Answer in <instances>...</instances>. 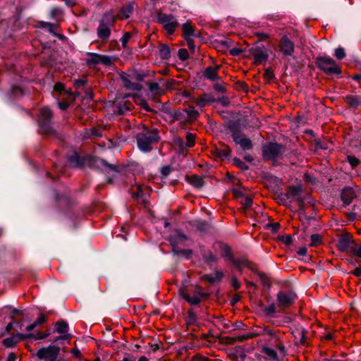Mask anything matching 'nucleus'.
I'll use <instances>...</instances> for the list:
<instances>
[{"instance_id": "5", "label": "nucleus", "mask_w": 361, "mask_h": 361, "mask_svg": "<svg viewBox=\"0 0 361 361\" xmlns=\"http://www.w3.org/2000/svg\"><path fill=\"white\" fill-rule=\"evenodd\" d=\"M317 65L324 73L327 75H340L341 67L336 64L335 61L329 56L318 57Z\"/></svg>"}, {"instance_id": "37", "label": "nucleus", "mask_w": 361, "mask_h": 361, "mask_svg": "<svg viewBox=\"0 0 361 361\" xmlns=\"http://www.w3.org/2000/svg\"><path fill=\"white\" fill-rule=\"evenodd\" d=\"M133 34L130 32H126L121 39L123 48H126L128 41L131 39Z\"/></svg>"}, {"instance_id": "17", "label": "nucleus", "mask_w": 361, "mask_h": 361, "mask_svg": "<svg viewBox=\"0 0 361 361\" xmlns=\"http://www.w3.org/2000/svg\"><path fill=\"white\" fill-rule=\"evenodd\" d=\"M90 159L91 157L89 156L80 157L78 153H75L68 158V161L73 167H78L85 166L86 162L90 160Z\"/></svg>"}, {"instance_id": "14", "label": "nucleus", "mask_w": 361, "mask_h": 361, "mask_svg": "<svg viewBox=\"0 0 361 361\" xmlns=\"http://www.w3.org/2000/svg\"><path fill=\"white\" fill-rule=\"evenodd\" d=\"M353 242V240L352 235L348 233L342 234L338 238L337 247L340 251H346Z\"/></svg>"}, {"instance_id": "53", "label": "nucleus", "mask_w": 361, "mask_h": 361, "mask_svg": "<svg viewBox=\"0 0 361 361\" xmlns=\"http://www.w3.org/2000/svg\"><path fill=\"white\" fill-rule=\"evenodd\" d=\"M256 36L260 39V40H265L269 37V35L268 34L264 33V32H257Z\"/></svg>"}, {"instance_id": "22", "label": "nucleus", "mask_w": 361, "mask_h": 361, "mask_svg": "<svg viewBox=\"0 0 361 361\" xmlns=\"http://www.w3.org/2000/svg\"><path fill=\"white\" fill-rule=\"evenodd\" d=\"M355 197L354 190L350 188H344L341 192V200L345 205H349Z\"/></svg>"}, {"instance_id": "32", "label": "nucleus", "mask_w": 361, "mask_h": 361, "mask_svg": "<svg viewBox=\"0 0 361 361\" xmlns=\"http://www.w3.org/2000/svg\"><path fill=\"white\" fill-rule=\"evenodd\" d=\"M56 326V331L59 334H66L68 330V325L64 321L58 322Z\"/></svg>"}, {"instance_id": "19", "label": "nucleus", "mask_w": 361, "mask_h": 361, "mask_svg": "<svg viewBox=\"0 0 361 361\" xmlns=\"http://www.w3.org/2000/svg\"><path fill=\"white\" fill-rule=\"evenodd\" d=\"M233 140L235 142L240 145L244 150H248L252 147V141L245 135H235Z\"/></svg>"}, {"instance_id": "9", "label": "nucleus", "mask_w": 361, "mask_h": 361, "mask_svg": "<svg viewBox=\"0 0 361 361\" xmlns=\"http://www.w3.org/2000/svg\"><path fill=\"white\" fill-rule=\"evenodd\" d=\"M52 118L51 111L48 107H43L39 116V123L41 130L45 133H49L51 132V127L49 123Z\"/></svg>"}, {"instance_id": "31", "label": "nucleus", "mask_w": 361, "mask_h": 361, "mask_svg": "<svg viewBox=\"0 0 361 361\" xmlns=\"http://www.w3.org/2000/svg\"><path fill=\"white\" fill-rule=\"evenodd\" d=\"M252 198L250 195H245L240 200V203L243 205L245 209H249L252 205Z\"/></svg>"}, {"instance_id": "21", "label": "nucleus", "mask_w": 361, "mask_h": 361, "mask_svg": "<svg viewBox=\"0 0 361 361\" xmlns=\"http://www.w3.org/2000/svg\"><path fill=\"white\" fill-rule=\"evenodd\" d=\"M301 193V188L298 186H290L287 188L286 196L290 201L298 200Z\"/></svg>"}, {"instance_id": "56", "label": "nucleus", "mask_w": 361, "mask_h": 361, "mask_svg": "<svg viewBox=\"0 0 361 361\" xmlns=\"http://www.w3.org/2000/svg\"><path fill=\"white\" fill-rule=\"evenodd\" d=\"M276 347L280 350V352L285 355L286 354V348L285 346L281 343H278Z\"/></svg>"}, {"instance_id": "50", "label": "nucleus", "mask_w": 361, "mask_h": 361, "mask_svg": "<svg viewBox=\"0 0 361 361\" xmlns=\"http://www.w3.org/2000/svg\"><path fill=\"white\" fill-rule=\"evenodd\" d=\"M54 90L56 92H61L64 90V85L61 82H57L54 85Z\"/></svg>"}, {"instance_id": "11", "label": "nucleus", "mask_w": 361, "mask_h": 361, "mask_svg": "<svg viewBox=\"0 0 361 361\" xmlns=\"http://www.w3.org/2000/svg\"><path fill=\"white\" fill-rule=\"evenodd\" d=\"M279 49L284 55L291 56L294 52L295 46L287 36H283L280 39Z\"/></svg>"}, {"instance_id": "46", "label": "nucleus", "mask_w": 361, "mask_h": 361, "mask_svg": "<svg viewBox=\"0 0 361 361\" xmlns=\"http://www.w3.org/2000/svg\"><path fill=\"white\" fill-rule=\"evenodd\" d=\"M347 159L348 162L353 167L357 166L360 163L359 159L355 157L348 156Z\"/></svg>"}, {"instance_id": "48", "label": "nucleus", "mask_w": 361, "mask_h": 361, "mask_svg": "<svg viewBox=\"0 0 361 361\" xmlns=\"http://www.w3.org/2000/svg\"><path fill=\"white\" fill-rule=\"evenodd\" d=\"M46 320H47L46 316L43 314H41L39 315V317H37V319H36L35 323L36 324V325H39V324H42L44 322H45Z\"/></svg>"}, {"instance_id": "36", "label": "nucleus", "mask_w": 361, "mask_h": 361, "mask_svg": "<svg viewBox=\"0 0 361 361\" xmlns=\"http://www.w3.org/2000/svg\"><path fill=\"white\" fill-rule=\"evenodd\" d=\"M322 243V237L319 234H313L311 235V246H317Z\"/></svg>"}, {"instance_id": "52", "label": "nucleus", "mask_w": 361, "mask_h": 361, "mask_svg": "<svg viewBox=\"0 0 361 361\" xmlns=\"http://www.w3.org/2000/svg\"><path fill=\"white\" fill-rule=\"evenodd\" d=\"M185 40L187 41V44H188V48L191 51H194L195 49V45L194 41L191 38H189Z\"/></svg>"}, {"instance_id": "4", "label": "nucleus", "mask_w": 361, "mask_h": 361, "mask_svg": "<svg viewBox=\"0 0 361 361\" xmlns=\"http://www.w3.org/2000/svg\"><path fill=\"white\" fill-rule=\"evenodd\" d=\"M286 151V148L284 145L276 142H269L262 147L263 157L273 161L281 159Z\"/></svg>"}, {"instance_id": "39", "label": "nucleus", "mask_w": 361, "mask_h": 361, "mask_svg": "<svg viewBox=\"0 0 361 361\" xmlns=\"http://www.w3.org/2000/svg\"><path fill=\"white\" fill-rule=\"evenodd\" d=\"M259 336H262V333H255V331H251L245 334V335L242 336L240 338V341L247 340V339H251L253 338H255Z\"/></svg>"}, {"instance_id": "57", "label": "nucleus", "mask_w": 361, "mask_h": 361, "mask_svg": "<svg viewBox=\"0 0 361 361\" xmlns=\"http://www.w3.org/2000/svg\"><path fill=\"white\" fill-rule=\"evenodd\" d=\"M16 354L14 353H11L8 355L6 361H16Z\"/></svg>"}, {"instance_id": "10", "label": "nucleus", "mask_w": 361, "mask_h": 361, "mask_svg": "<svg viewBox=\"0 0 361 361\" xmlns=\"http://www.w3.org/2000/svg\"><path fill=\"white\" fill-rule=\"evenodd\" d=\"M60 351V348L56 345H49L47 348H40L36 355L40 360H45L46 361L54 356H58Z\"/></svg>"}, {"instance_id": "30", "label": "nucleus", "mask_w": 361, "mask_h": 361, "mask_svg": "<svg viewBox=\"0 0 361 361\" xmlns=\"http://www.w3.org/2000/svg\"><path fill=\"white\" fill-rule=\"evenodd\" d=\"M159 56L162 59H168L171 56V51L169 46L161 44L159 48Z\"/></svg>"}, {"instance_id": "26", "label": "nucleus", "mask_w": 361, "mask_h": 361, "mask_svg": "<svg viewBox=\"0 0 361 361\" xmlns=\"http://www.w3.org/2000/svg\"><path fill=\"white\" fill-rule=\"evenodd\" d=\"M218 71L219 66L207 67L204 72V76L211 80H215L217 78Z\"/></svg>"}, {"instance_id": "27", "label": "nucleus", "mask_w": 361, "mask_h": 361, "mask_svg": "<svg viewBox=\"0 0 361 361\" xmlns=\"http://www.w3.org/2000/svg\"><path fill=\"white\" fill-rule=\"evenodd\" d=\"M345 102L352 108H357L361 102V99L358 96L348 95L345 97Z\"/></svg>"}, {"instance_id": "29", "label": "nucleus", "mask_w": 361, "mask_h": 361, "mask_svg": "<svg viewBox=\"0 0 361 361\" xmlns=\"http://www.w3.org/2000/svg\"><path fill=\"white\" fill-rule=\"evenodd\" d=\"M262 352L267 356V358L272 360H278L276 352L269 347H263Z\"/></svg>"}, {"instance_id": "18", "label": "nucleus", "mask_w": 361, "mask_h": 361, "mask_svg": "<svg viewBox=\"0 0 361 361\" xmlns=\"http://www.w3.org/2000/svg\"><path fill=\"white\" fill-rule=\"evenodd\" d=\"M134 10V4L133 3H128L122 6L120 11L116 16V19H127L133 13Z\"/></svg>"}, {"instance_id": "33", "label": "nucleus", "mask_w": 361, "mask_h": 361, "mask_svg": "<svg viewBox=\"0 0 361 361\" xmlns=\"http://www.w3.org/2000/svg\"><path fill=\"white\" fill-rule=\"evenodd\" d=\"M224 256L227 257L234 264L239 265V262L233 258L231 248L227 245L223 247Z\"/></svg>"}, {"instance_id": "44", "label": "nucleus", "mask_w": 361, "mask_h": 361, "mask_svg": "<svg viewBox=\"0 0 361 361\" xmlns=\"http://www.w3.org/2000/svg\"><path fill=\"white\" fill-rule=\"evenodd\" d=\"M125 87L130 90H137L139 85L137 83H133L128 80H124Z\"/></svg>"}, {"instance_id": "6", "label": "nucleus", "mask_w": 361, "mask_h": 361, "mask_svg": "<svg viewBox=\"0 0 361 361\" xmlns=\"http://www.w3.org/2000/svg\"><path fill=\"white\" fill-rule=\"evenodd\" d=\"M157 20L163 25L165 30L169 35L173 34L178 26L177 20L171 14L160 13L158 14Z\"/></svg>"}, {"instance_id": "45", "label": "nucleus", "mask_w": 361, "mask_h": 361, "mask_svg": "<svg viewBox=\"0 0 361 361\" xmlns=\"http://www.w3.org/2000/svg\"><path fill=\"white\" fill-rule=\"evenodd\" d=\"M231 284L235 290H238L241 287L240 282L234 276L231 279Z\"/></svg>"}, {"instance_id": "34", "label": "nucleus", "mask_w": 361, "mask_h": 361, "mask_svg": "<svg viewBox=\"0 0 361 361\" xmlns=\"http://www.w3.org/2000/svg\"><path fill=\"white\" fill-rule=\"evenodd\" d=\"M243 190L244 188H242L241 187H235L233 188L232 193L235 198L241 199L245 196Z\"/></svg>"}, {"instance_id": "55", "label": "nucleus", "mask_w": 361, "mask_h": 361, "mask_svg": "<svg viewBox=\"0 0 361 361\" xmlns=\"http://www.w3.org/2000/svg\"><path fill=\"white\" fill-rule=\"evenodd\" d=\"M71 353L76 357H80L81 356V353L79 349L78 348H73L72 350H71Z\"/></svg>"}, {"instance_id": "54", "label": "nucleus", "mask_w": 361, "mask_h": 361, "mask_svg": "<svg viewBox=\"0 0 361 361\" xmlns=\"http://www.w3.org/2000/svg\"><path fill=\"white\" fill-rule=\"evenodd\" d=\"M85 85V81L83 80H77L75 81L74 85L75 87L79 88L81 86H84Z\"/></svg>"}, {"instance_id": "13", "label": "nucleus", "mask_w": 361, "mask_h": 361, "mask_svg": "<svg viewBox=\"0 0 361 361\" xmlns=\"http://www.w3.org/2000/svg\"><path fill=\"white\" fill-rule=\"evenodd\" d=\"M187 238L185 235L183 234H179L178 236L171 241V245L173 247V251L174 252H176L178 254H181L185 255L187 258H189L191 257L192 251L191 250H178L177 248V245L179 243H182L185 240H186Z\"/></svg>"}, {"instance_id": "3", "label": "nucleus", "mask_w": 361, "mask_h": 361, "mask_svg": "<svg viewBox=\"0 0 361 361\" xmlns=\"http://www.w3.org/2000/svg\"><path fill=\"white\" fill-rule=\"evenodd\" d=\"M159 136L156 132L145 129L137 135L138 148L145 152L152 150V144L158 142Z\"/></svg>"}, {"instance_id": "63", "label": "nucleus", "mask_w": 361, "mask_h": 361, "mask_svg": "<svg viewBox=\"0 0 361 361\" xmlns=\"http://www.w3.org/2000/svg\"><path fill=\"white\" fill-rule=\"evenodd\" d=\"M353 79L356 81H361V74H357L353 76Z\"/></svg>"}, {"instance_id": "43", "label": "nucleus", "mask_w": 361, "mask_h": 361, "mask_svg": "<svg viewBox=\"0 0 361 361\" xmlns=\"http://www.w3.org/2000/svg\"><path fill=\"white\" fill-rule=\"evenodd\" d=\"M149 89L151 92L154 93H160L161 91L159 84L156 82L149 83Z\"/></svg>"}, {"instance_id": "7", "label": "nucleus", "mask_w": 361, "mask_h": 361, "mask_svg": "<svg viewBox=\"0 0 361 361\" xmlns=\"http://www.w3.org/2000/svg\"><path fill=\"white\" fill-rule=\"evenodd\" d=\"M296 299L295 294L290 290H282L276 295L277 306L281 310H285L290 307Z\"/></svg>"}, {"instance_id": "62", "label": "nucleus", "mask_w": 361, "mask_h": 361, "mask_svg": "<svg viewBox=\"0 0 361 361\" xmlns=\"http://www.w3.org/2000/svg\"><path fill=\"white\" fill-rule=\"evenodd\" d=\"M36 324L34 322L33 324H31L26 327V331H31L36 327Z\"/></svg>"}, {"instance_id": "16", "label": "nucleus", "mask_w": 361, "mask_h": 361, "mask_svg": "<svg viewBox=\"0 0 361 361\" xmlns=\"http://www.w3.org/2000/svg\"><path fill=\"white\" fill-rule=\"evenodd\" d=\"M252 55L254 57L255 63L257 65L265 62L268 59V54L265 49L262 48H255L252 50Z\"/></svg>"}, {"instance_id": "47", "label": "nucleus", "mask_w": 361, "mask_h": 361, "mask_svg": "<svg viewBox=\"0 0 361 361\" xmlns=\"http://www.w3.org/2000/svg\"><path fill=\"white\" fill-rule=\"evenodd\" d=\"M264 335H268L271 337H274L276 336V331H274L272 329L264 327V328H263V333H262V336H264Z\"/></svg>"}, {"instance_id": "12", "label": "nucleus", "mask_w": 361, "mask_h": 361, "mask_svg": "<svg viewBox=\"0 0 361 361\" xmlns=\"http://www.w3.org/2000/svg\"><path fill=\"white\" fill-rule=\"evenodd\" d=\"M32 334H17L3 341V344L6 348L15 347L20 341H23L27 338H32Z\"/></svg>"}, {"instance_id": "60", "label": "nucleus", "mask_w": 361, "mask_h": 361, "mask_svg": "<svg viewBox=\"0 0 361 361\" xmlns=\"http://www.w3.org/2000/svg\"><path fill=\"white\" fill-rule=\"evenodd\" d=\"M59 106L61 109L65 110L68 106V104L66 102H59Z\"/></svg>"}, {"instance_id": "40", "label": "nucleus", "mask_w": 361, "mask_h": 361, "mask_svg": "<svg viewBox=\"0 0 361 361\" xmlns=\"http://www.w3.org/2000/svg\"><path fill=\"white\" fill-rule=\"evenodd\" d=\"M334 56L339 60H341L345 57V53L343 48L339 47L335 50Z\"/></svg>"}, {"instance_id": "38", "label": "nucleus", "mask_w": 361, "mask_h": 361, "mask_svg": "<svg viewBox=\"0 0 361 361\" xmlns=\"http://www.w3.org/2000/svg\"><path fill=\"white\" fill-rule=\"evenodd\" d=\"M186 112L190 118L196 119L199 116V112L192 106H189Z\"/></svg>"}, {"instance_id": "58", "label": "nucleus", "mask_w": 361, "mask_h": 361, "mask_svg": "<svg viewBox=\"0 0 361 361\" xmlns=\"http://www.w3.org/2000/svg\"><path fill=\"white\" fill-rule=\"evenodd\" d=\"M141 106L142 107L146 110L147 111H151V109L149 108V106H148L147 104V102L146 101H142L141 102Z\"/></svg>"}, {"instance_id": "25", "label": "nucleus", "mask_w": 361, "mask_h": 361, "mask_svg": "<svg viewBox=\"0 0 361 361\" xmlns=\"http://www.w3.org/2000/svg\"><path fill=\"white\" fill-rule=\"evenodd\" d=\"M183 29V36L185 39H188L191 38L195 35V29L192 26L191 23L187 22L184 23L182 26Z\"/></svg>"}, {"instance_id": "41", "label": "nucleus", "mask_w": 361, "mask_h": 361, "mask_svg": "<svg viewBox=\"0 0 361 361\" xmlns=\"http://www.w3.org/2000/svg\"><path fill=\"white\" fill-rule=\"evenodd\" d=\"M264 312L267 315H271L276 312V307L274 304H271L264 310Z\"/></svg>"}, {"instance_id": "35", "label": "nucleus", "mask_w": 361, "mask_h": 361, "mask_svg": "<svg viewBox=\"0 0 361 361\" xmlns=\"http://www.w3.org/2000/svg\"><path fill=\"white\" fill-rule=\"evenodd\" d=\"M186 145L188 147H192L195 143V135L191 133H188L186 135Z\"/></svg>"}, {"instance_id": "28", "label": "nucleus", "mask_w": 361, "mask_h": 361, "mask_svg": "<svg viewBox=\"0 0 361 361\" xmlns=\"http://www.w3.org/2000/svg\"><path fill=\"white\" fill-rule=\"evenodd\" d=\"M202 257L204 258V262L208 264H211L214 262H217V257L213 254L211 251H205L202 253Z\"/></svg>"}, {"instance_id": "8", "label": "nucleus", "mask_w": 361, "mask_h": 361, "mask_svg": "<svg viewBox=\"0 0 361 361\" xmlns=\"http://www.w3.org/2000/svg\"><path fill=\"white\" fill-rule=\"evenodd\" d=\"M87 55L90 57L86 59V64L90 68H94L97 64H103L106 66H110L113 64L111 56L95 53H87Z\"/></svg>"}, {"instance_id": "2", "label": "nucleus", "mask_w": 361, "mask_h": 361, "mask_svg": "<svg viewBox=\"0 0 361 361\" xmlns=\"http://www.w3.org/2000/svg\"><path fill=\"white\" fill-rule=\"evenodd\" d=\"M116 21V16L113 11L105 13L99 23V26L97 29V34L102 41H107L109 38L112 27Z\"/></svg>"}, {"instance_id": "61", "label": "nucleus", "mask_w": 361, "mask_h": 361, "mask_svg": "<svg viewBox=\"0 0 361 361\" xmlns=\"http://www.w3.org/2000/svg\"><path fill=\"white\" fill-rule=\"evenodd\" d=\"M298 253L300 255H305L307 253V249L305 247H301L298 250Z\"/></svg>"}, {"instance_id": "23", "label": "nucleus", "mask_w": 361, "mask_h": 361, "mask_svg": "<svg viewBox=\"0 0 361 361\" xmlns=\"http://www.w3.org/2000/svg\"><path fill=\"white\" fill-rule=\"evenodd\" d=\"M185 180L188 183H190V185H193L194 187H195L197 188H200L204 185L203 178L201 176L196 175V174L186 176Z\"/></svg>"}, {"instance_id": "20", "label": "nucleus", "mask_w": 361, "mask_h": 361, "mask_svg": "<svg viewBox=\"0 0 361 361\" xmlns=\"http://www.w3.org/2000/svg\"><path fill=\"white\" fill-rule=\"evenodd\" d=\"M224 274L223 271L220 270H215L214 274H204L202 276V279L208 281L210 283H215L219 282L224 278Z\"/></svg>"}, {"instance_id": "1", "label": "nucleus", "mask_w": 361, "mask_h": 361, "mask_svg": "<svg viewBox=\"0 0 361 361\" xmlns=\"http://www.w3.org/2000/svg\"><path fill=\"white\" fill-rule=\"evenodd\" d=\"M179 293L190 305H199L209 296V294L204 291V289L200 286H192L190 288L181 287L179 289Z\"/></svg>"}, {"instance_id": "24", "label": "nucleus", "mask_w": 361, "mask_h": 361, "mask_svg": "<svg viewBox=\"0 0 361 361\" xmlns=\"http://www.w3.org/2000/svg\"><path fill=\"white\" fill-rule=\"evenodd\" d=\"M133 108V104L129 101H121L117 104V112L118 114H124L126 112L130 111Z\"/></svg>"}, {"instance_id": "59", "label": "nucleus", "mask_w": 361, "mask_h": 361, "mask_svg": "<svg viewBox=\"0 0 361 361\" xmlns=\"http://www.w3.org/2000/svg\"><path fill=\"white\" fill-rule=\"evenodd\" d=\"M353 275H355V276H357V277H360L361 276V267H357L353 271Z\"/></svg>"}, {"instance_id": "64", "label": "nucleus", "mask_w": 361, "mask_h": 361, "mask_svg": "<svg viewBox=\"0 0 361 361\" xmlns=\"http://www.w3.org/2000/svg\"><path fill=\"white\" fill-rule=\"evenodd\" d=\"M123 361H135V358L133 357H123Z\"/></svg>"}, {"instance_id": "42", "label": "nucleus", "mask_w": 361, "mask_h": 361, "mask_svg": "<svg viewBox=\"0 0 361 361\" xmlns=\"http://www.w3.org/2000/svg\"><path fill=\"white\" fill-rule=\"evenodd\" d=\"M178 56H179V59L182 61H185L186 59H188L189 57V54H188V51L187 49H179L178 51Z\"/></svg>"}, {"instance_id": "49", "label": "nucleus", "mask_w": 361, "mask_h": 361, "mask_svg": "<svg viewBox=\"0 0 361 361\" xmlns=\"http://www.w3.org/2000/svg\"><path fill=\"white\" fill-rule=\"evenodd\" d=\"M171 171V168L170 166H165L161 168V172L164 176H167Z\"/></svg>"}, {"instance_id": "15", "label": "nucleus", "mask_w": 361, "mask_h": 361, "mask_svg": "<svg viewBox=\"0 0 361 361\" xmlns=\"http://www.w3.org/2000/svg\"><path fill=\"white\" fill-rule=\"evenodd\" d=\"M200 108H203L214 102V97L211 94H203L192 99Z\"/></svg>"}, {"instance_id": "51", "label": "nucleus", "mask_w": 361, "mask_h": 361, "mask_svg": "<svg viewBox=\"0 0 361 361\" xmlns=\"http://www.w3.org/2000/svg\"><path fill=\"white\" fill-rule=\"evenodd\" d=\"M351 251L355 255L361 258V245H359L357 247L352 248Z\"/></svg>"}]
</instances>
